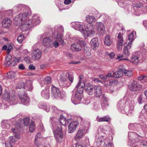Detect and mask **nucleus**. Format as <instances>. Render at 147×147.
Segmentation results:
<instances>
[{"mask_svg": "<svg viewBox=\"0 0 147 147\" xmlns=\"http://www.w3.org/2000/svg\"><path fill=\"white\" fill-rule=\"evenodd\" d=\"M82 98V94L76 93L72 95L71 100L74 104L76 105L80 103Z\"/></svg>", "mask_w": 147, "mask_h": 147, "instance_id": "10", "label": "nucleus"}, {"mask_svg": "<svg viewBox=\"0 0 147 147\" xmlns=\"http://www.w3.org/2000/svg\"><path fill=\"white\" fill-rule=\"evenodd\" d=\"M33 22H35L36 25L40 23L39 17L37 16H34L33 17Z\"/></svg>", "mask_w": 147, "mask_h": 147, "instance_id": "43", "label": "nucleus"}, {"mask_svg": "<svg viewBox=\"0 0 147 147\" xmlns=\"http://www.w3.org/2000/svg\"><path fill=\"white\" fill-rule=\"evenodd\" d=\"M142 6V4L140 2H139L135 4V6L137 8H139L141 7Z\"/></svg>", "mask_w": 147, "mask_h": 147, "instance_id": "59", "label": "nucleus"}, {"mask_svg": "<svg viewBox=\"0 0 147 147\" xmlns=\"http://www.w3.org/2000/svg\"><path fill=\"white\" fill-rule=\"evenodd\" d=\"M11 130L14 134L15 137L17 138L20 139V137L19 134V132L20 131L19 128H13L11 129Z\"/></svg>", "mask_w": 147, "mask_h": 147, "instance_id": "34", "label": "nucleus"}, {"mask_svg": "<svg viewBox=\"0 0 147 147\" xmlns=\"http://www.w3.org/2000/svg\"><path fill=\"white\" fill-rule=\"evenodd\" d=\"M66 76L68 78L69 82H68L67 80H65V87H68L73 82L74 80V77L72 75L69 74L68 73L66 74Z\"/></svg>", "mask_w": 147, "mask_h": 147, "instance_id": "18", "label": "nucleus"}, {"mask_svg": "<svg viewBox=\"0 0 147 147\" xmlns=\"http://www.w3.org/2000/svg\"><path fill=\"white\" fill-rule=\"evenodd\" d=\"M83 78V76L82 75H80L79 77V81L78 84H80L82 83H84V82H82L81 80Z\"/></svg>", "mask_w": 147, "mask_h": 147, "instance_id": "63", "label": "nucleus"}, {"mask_svg": "<svg viewBox=\"0 0 147 147\" xmlns=\"http://www.w3.org/2000/svg\"><path fill=\"white\" fill-rule=\"evenodd\" d=\"M108 129L109 130V128L107 126H100L98 128V131L99 133L106 134L108 131Z\"/></svg>", "mask_w": 147, "mask_h": 147, "instance_id": "28", "label": "nucleus"}, {"mask_svg": "<svg viewBox=\"0 0 147 147\" xmlns=\"http://www.w3.org/2000/svg\"><path fill=\"white\" fill-rule=\"evenodd\" d=\"M10 98L9 94L7 93H5L3 95V98L6 100H8Z\"/></svg>", "mask_w": 147, "mask_h": 147, "instance_id": "57", "label": "nucleus"}, {"mask_svg": "<svg viewBox=\"0 0 147 147\" xmlns=\"http://www.w3.org/2000/svg\"><path fill=\"white\" fill-rule=\"evenodd\" d=\"M39 108L42 109L47 112H49L50 111V107L48 105H47L44 104H39L38 105Z\"/></svg>", "mask_w": 147, "mask_h": 147, "instance_id": "39", "label": "nucleus"}, {"mask_svg": "<svg viewBox=\"0 0 147 147\" xmlns=\"http://www.w3.org/2000/svg\"><path fill=\"white\" fill-rule=\"evenodd\" d=\"M94 94L96 97H99L102 94L101 87L98 85H96L94 87Z\"/></svg>", "mask_w": 147, "mask_h": 147, "instance_id": "17", "label": "nucleus"}, {"mask_svg": "<svg viewBox=\"0 0 147 147\" xmlns=\"http://www.w3.org/2000/svg\"><path fill=\"white\" fill-rule=\"evenodd\" d=\"M135 102L134 100H132L129 102L128 113H131L134 110Z\"/></svg>", "mask_w": 147, "mask_h": 147, "instance_id": "33", "label": "nucleus"}, {"mask_svg": "<svg viewBox=\"0 0 147 147\" xmlns=\"http://www.w3.org/2000/svg\"><path fill=\"white\" fill-rule=\"evenodd\" d=\"M92 47L94 50H96L99 46L98 39L97 38H93L90 41Z\"/></svg>", "mask_w": 147, "mask_h": 147, "instance_id": "21", "label": "nucleus"}, {"mask_svg": "<svg viewBox=\"0 0 147 147\" xmlns=\"http://www.w3.org/2000/svg\"><path fill=\"white\" fill-rule=\"evenodd\" d=\"M60 78V80L59 81V85L62 88H63L64 87V76H61Z\"/></svg>", "mask_w": 147, "mask_h": 147, "instance_id": "44", "label": "nucleus"}, {"mask_svg": "<svg viewBox=\"0 0 147 147\" xmlns=\"http://www.w3.org/2000/svg\"><path fill=\"white\" fill-rule=\"evenodd\" d=\"M143 97L142 95H140L138 96V101L140 104H142L143 102Z\"/></svg>", "mask_w": 147, "mask_h": 147, "instance_id": "53", "label": "nucleus"}, {"mask_svg": "<svg viewBox=\"0 0 147 147\" xmlns=\"http://www.w3.org/2000/svg\"><path fill=\"white\" fill-rule=\"evenodd\" d=\"M41 95L42 97L46 99H48L49 97V90L48 89H46L43 90L41 92Z\"/></svg>", "mask_w": 147, "mask_h": 147, "instance_id": "29", "label": "nucleus"}, {"mask_svg": "<svg viewBox=\"0 0 147 147\" xmlns=\"http://www.w3.org/2000/svg\"><path fill=\"white\" fill-rule=\"evenodd\" d=\"M32 82L30 81H29L27 82L25 86L23 88L28 90H31L33 89V87L32 86Z\"/></svg>", "mask_w": 147, "mask_h": 147, "instance_id": "32", "label": "nucleus"}, {"mask_svg": "<svg viewBox=\"0 0 147 147\" xmlns=\"http://www.w3.org/2000/svg\"><path fill=\"white\" fill-rule=\"evenodd\" d=\"M24 39V35L23 34H20L18 36L17 40L18 42L20 43L22 42L23 39Z\"/></svg>", "mask_w": 147, "mask_h": 147, "instance_id": "50", "label": "nucleus"}, {"mask_svg": "<svg viewBox=\"0 0 147 147\" xmlns=\"http://www.w3.org/2000/svg\"><path fill=\"white\" fill-rule=\"evenodd\" d=\"M105 43L107 46H110L112 43L110 37L108 35L106 36L105 37Z\"/></svg>", "mask_w": 147, "mask_h": 147, "instance_id": "36", "label": "nucleus"}, {"mask_svg": "<svg viewBox=\"0 0 147 147\" xmlns=\"http://www.w3.org/2000/svg\"><path fill=\"white\" fill-rule=\"evenodd\" d=\"M35 129V124L34 122H32L29 125V131L31 132H33Z\"/></svg>", "mask_w": 147, "mask_h": 147, "instance_id": "47", "label": "nucleus"}, {"mask_svg": "<svg viewBox=\"0 0 147 147\" xmlns=\"http://www.w3.org/2000/svg\"><path fill=\"white\" fill-rule=\"evenodd\" d=\"M71 24L72 27L75 29L79 30L82 33L86 34L85 28L84 25H81L80 23L78 22H72Z\"/></svg>", "mask_w": 147, "mask_h": 147, "instance_id": "5", "label": "nucleus"}, {"mask_svg": "<svg viewBox=\"0 0 147 147\" xmlns=\"http://www.w3.org/2000/svg\"><path fill=\"white\" fill-rule=\"evenodd\" d=\"M86 34L87 33L88 35L94 34L95 33V26L92 24H88L87 25V28H85Z\"/></svg>", "mask_w": 147, "mask_h": 147, "instance_id": "9", "label": "nucleus"}, {"mask_svg": "<svg viewBox=\"0 0 147 147\" xmlns=\"http://www.w3.org/2000/svg\"><path fill=\"white\" fill-rule=\"evenodd\" d=\"M82 41L83 40H77V42L72 44L71 46V49L73 51H81L83 45L82 44Z\"/></svg>", "mask_w": 147, "mask_h": 147, "instance_id": "6", "label": "nucleus"}, {"mask_svg": "<svg viewBox=\"0 0 147 147\" xmlns=\"http://www.w3.org/2000/svg\"><path fill=\"white\" fill-rule=\"evenodd\" d=\"M41 134L40 133H38L36 135L35 140H41Z\"/></svg>", "mask_w": 147, "mask_h": 147, "instance_id": "55", "label": "nucleus"}, {"mask_svg": "<svg viewBox=\"0 0 147 147\" xmlns=\"http://www.w3.org/2000/svg\"><path fill=\"white\" fill-rule=\"evenodd\" d=\"M96 26L100 35L102 36L105 34V25L103 23L101 22H97L96 24Z\"/></svg>", "mask_w": 147, "mask_h": 147, "instance_id": "7", "label": "nucleus"}, {"mask_svg": "<svg viewBox=\"0 0 147 147\" xmlns=\"http://www.w3.org/2000/svg\"><path fill=\"white\" fill-rule=\"evenodd\" d=\"M79 124L78 121H72L68 126V131L69 133H72L76 130L77 126Z\"/></svg>", "mask_w": 147, "mask_h": 147, "instance_id": "8", "label": "nucleus"}, {"mask_svg": "<svg viewBox=\"0 0 147 147\" xmlns=\"http://www.w3.org/2000/svg\"><path fill=\"white\" fill-rule=\"evenodd\" d=\"M59 121L61 125L64 126L63 123L64 122V118L63 115H60L59 118Z\"/></svg>", "mask_w": 147, "mask_h": 147, "instance_id": "52", "label": "nucleus"}, {"mask_svg": "<svg viewBox=\"0 0 147 147\" xmlns=\"http://www.w3.org/2000/svg\"><path fill=\"white\" fill-rule=\"evenodd\" d=\"M128 134L129 138L131 142V146L134 147L133 145L139 141L140 137L134 132H129Z\"/></svg>", "mask_w": 147, "mask_h": 147, "instance_id": "2", "label": "nucleus"}, {"mask_svg": "<svg viewBox=\"0 0 147 147\" xmlns=\"http://www.w3.org/2000/svg\"><path fill=\"white\" fill-rule=\"evenodd\" d=\"M131 42H130L128 43L127 46H124L123 52L124 57H127L129 56L130 54V49L131 47Z\"/></svg>", "mask_w": 147, "mask_h": 147, "instance_id": "12", "label": "nucleus"}, {"mask_svg": "<svg viewBox=\"0 0 147 147\" xmlns=\"http://www.w3.org/2000/svg\"><path fill=\"white\" fill-rule=\"evenodd\" d=\"M118 38V43H117V47H118L119 46H122L123 45V34H121V33H119L117 36Z\"/></svg>", "mask_w": 147, "mask_h": 147, "instance_id": "31", "label": "nucleus"}, {"mask_svg": "<svg viewBox=\"0 0 147 147\" xmlns=\"http://www.w3.org/2000/svg\"><path fill=\"white\" fill-rule=\"evenodd\" d=\"M86 20L89 24L95 22L96 20V18L92 16H88L86 17Z\"/></svg>", "mask_w": 147, "mask_h": 147, "instance_id": "35", "label": "nucleus"}, {"mask_svg": "<svg viewBox=\"0 0 147 147\" xmlns=\"http://www.w3.org/2000/svg\"><path fill=\"white\" fill-rule=\"evenodd\" d=\"M128 87L131 91H137L141 88L142 86L136 81H133L129 84Z\"/></svg>", "mask_w": 147, "mask_h": 147, "instance_id": "4", "label": "nucleus"}, {"mask_svg": "<svg viewBox=\"0 0 147 147\" xmlns=\"http://www.w3.org/2000/svg\"><path fill=\"white\" fill-rule=\"evenodd\" d=\"M118 81L117 80H113L110 81V85L111 86H115L118 84Z\"/></svg>", "mask_w": 147, "mask_h": 147, "instance_id": "51", "label": "nucleus"}, {"mask_svg": "<svg viewBox=\"0 0 147 147\" xmlns=\"http://www.w3.org/2000/svg\"><path fill=\"white\" fill-rule=\"evenodd\" d=\"M84 131L83 129H80L78 130L74 137V139L76 141H78L83 138L85 134Z\"/></svg>", "mask_w": 147, "mask_h": 147, "instance_id": "16", "label": "nucleus"}, {"mask_svg": "<svg viewBox=\"0 0 147 147\" xmlns=\"http://www.w3.org/2000/svg\"><path fill=\"white\" fill-rule=\"evenodd\" d=\"M11 55L9 54H8L5 58V60L7 62V64L9 65V63H10L9 61L11 60Z\"/></svg>", "mask_w": 147, "mask_h": 147, "instance_id": "54", "label": "nucleus"}, {"mask_svg": "<svg viewBox=\"0 0 147 147\" xmlns=\"http://www.w3.org/2000/svg\"><path fill=\"white\" fill-rule=\"evenodd\" d=\"M99 77L102 80H106L107 79V75H100Z\"/></svg>", "mask_w": 147, "mask_h": 147, "instance_id": "61", "label": "nucleus"}, {"mask_svg": "<svg viewBox=\"0 0 147 147\" xmlns=\"http://www.w3.org/2000/svg\"><path fill=\"white\" fill-rule=\"evenodd\" d=\"M123 69L114 72V77L116 78H120L123 76Z\"/></svg>", "mask_w": 147, "mask_h": 147, "instance_id": "38", "label": "nucleus"}, {"mask_svg": "<svg viewBox=\"0 0 147 147\" xmlns=\"http://www.w3.org/2000/svg\"><path fill=\"white\" fill-rule=\"evenodd\" d=\"M110 119V118L109 116H105L102 117H99L98 116L96 119V120L98 122L108 121Z\"/></svg>", "mask_w": 147, "mask_h": 147, "instance_id": "30", "label": "nucleus"}, {"mask_svg": "<svg viewBox=\"0 0 147 147\" xmlns=\"http://www.w3.org/2000/svg\"><path fill=\"white\" fill-rule=\"evenodd\" d=\"M85 86V83H82L81 84H78L76 86L77 91L76 93L82 94L83 92L84 88Z\"/></svg>", "mask_w": 147, "mask_h": 147, "instance_id": "20", "label": "nucleus"}, {"mask_svg": "<svg viewBox=\"0 0 147 147\" xmlns=\"http://www.w3.org/2000/svg\"><path fill=\"white\" fill-rule=\"evenodd\" d=\"M82 42V44L83 45L84 53L87 56H90L91 54V48L87 47L86 44L84 41Z\"/></svg>", "mask_w": 147, "mask_h": 147, "instance_id": "15", "label": "nucleus"}, {"mask_svg": "<svg viewBox=\"0 0 147 147\" xmlns=\"http://www.w3.org/2000/svg\"><path fill=\"white\" fill-rule=\"evenodd\" d=\"M134 33H135V32H133L129 34L128 36V40L130 41L129 42L132 43L133 41L134 34Z\"/></svg>", "mask_w": 147, "mask_h": 147, "instance_id": "49", "label": "nucleus"}, {"mask_svg": "<svg viewBox=\"0 0 147 147\" xmlns=\"http://www.w3.org/2000/svg\"><path fill=\"white\" fill-rule=\"evenodd\" d=\"M29 119L28 118H26L24 119L23 120V122L24 125H27L29 122Z\"/></svg>", "mask_w": 147, "mask_h": 147, "instance_id": "56", "label": "nucleus"}, {"mask_svg": "<svg viewBox=\"0 0 147 147\" xmlns=\"http://www.w3.org/2000/svg\"><path fill=\"white\" fill-rule=\"evenodd\" d=\"M41 52L38 49L33 50L32 52V57L35 60H37L41 57Z\"/></svg>", "mask_w": 147, "mask_h": 147, "instance_id": "13", "label": "nucleus"}, {"mask_svg": "<svg viewBox=\"0 0 147 147\" xmlns=\"http://www.w3.org/2000/svg\"><path fill=\"white\" fill-rule=\"evenodd\" d=\"M76 147H90L89 139L87 138L86 141L84 143H77Z\"/></svg>", "mask_w": 147, "mask_h": 147, "instance_id": "24", "label": "nucleus"}, {"mask_svg": "<svg viewBox=\"0 0 147 147\" xmlns=\"http://www.w3.org/2000/svg\"><path fill=\"white\" fill-rule=\"evenodd\" d=\"M51 79L49 76L46 77L45 79L42 81L41 83H42L41 85L42 86H43L45 84H49L51 83Z\"/></svg>", "mask_w": 147, "mask_h": 147, "instance_id": "37", "label": "nucleus"}, {"mask_svg": "<svg viewBox=\"0 0 147 147\" xmlns=\"http://www.w3.org/2000/svg\"><path fill=\"white\" fill-rule=\"evenodd\" d=\"M9 142H7L5 143V145L6 147H13L11 143H14L16 141V138L13 136H10L9 138Z\"/></svg>", "mask_w": 147, "mask_h": 147, "instance_id": "25", "label": "nucleus"}, {"mask_svg": "<svg viewBox=\"0 0 147 147\" xmlns=\"http://www.w3.org/2000/svg\"><path fill=\"white\" fill-rule=\"evenodd\" d=\"M140 58L138 55H133L131 57L130 62L135 65H137L140 62Z\"/></svg>", "mask_w": 147, "mask_h": 147, "instance_id": "19", "label": "nucleus"}, {"mask_svg": "<svg viewBox=\"0 0 147 147\" xmlns=\"http://www.w3.org/2000/svg\"><path fill=\"white\" fill-rule=\"evenodd\" d=\"M51 96L53 98H57L60 95V92L58 88L53 85L51 88Z\"/></svg>", "mask_w": 147, "mask_h": 147, "instance_id": "11", "label": "nucleus"}, {"mask_svg": "<svg viewBox=\"0 0 147 147\" xmlns=\"http://www.w3.org/2000/svg\"><path fill=\"white\" fill-rule=\"evenodd\" d=\"M52 40L49 37L44 38L43 40V45L45 46L48 47L50 46Z\"/></svg>", "mask_w": 147, "mask_h": 147, "instance_id": "27", "label": "nucleus"}, {"mask_svg": "<svg viewBox=\"0 0 147 147\" xmlns=\"http://www.w3.org/2000/svg\"><path fill=\"white\" fill-rule=\"evenodd\" d=\"M123 71L125 75L126 76L131 77L133 75V73L131 70L123 69Z\"/></svg>", "mask_w": 147, "mask_h": 147, "instance_id": "42", "label": "nucleus"}, {"mask_svg": "<svg viewBox=\"0 0 147 147\" xmlns=\"http://www.w3.org/2000/svg\"><path fill=\"white\" fill-rule=\"evenodd\" d=\"M142 145L144 146H147V141L143 140L141 142Z\"/></svg>", "mask_w": 147, "mask_h": 147, "instance_id": "62", "label": "nucleus"}, {"mask_svg": "<svg viewBox=\"0 0 147 147\" xmlns=\"http://www.w3.org/2000/svg\"><path fill=\"white\" fill-rule=\"evenodd\" d=\"M40 142V140H35V144L37 147H39L40 146V144L39 143Z\"/></svg>", "mask_w": 147, "mask_h": 147, "instance_id": "60", "label": "nucleus"}, {"mask_svg": "<svg viewBox=\"0 0 147 147\" xmlns=\"http://www.w3.org/2000/svg\"><path fill=\"white\" fill-rule=\"evenodd\" d=\"M16 75L15 73L12 71H9L7 74V76L8 78H13L15 77Z\"/></svg>", "mask_w": 147, "mask_h": 147, "instance_id": "45", "label": "nucleus"}, {"mask_svg": "<svg viewBox=\"0 0 147 147\" xmlns=\"http://www.w3.org/2000/svg\"><path fill=\"white\" fill-rule=\"evenodd\" d=\"M28 68L30 70H33L35 69V67L33 65L30 64L28 67Z\"/></svg>", "mask_w": 147, "mask_h": 147, "instance_id": "64", "label": "nucleus"}, {"mask_svg": "<svg viewBox=\"0 0 147 147\" xmlns=\"http://www.w3.org/2000/svg\"><path fill=\"white\" fill-rule=\"evenodd\" d=\"M62 128L61 126L58 127L57 129H55L54 130V134L56 140L60 142L62 141L63 138V134L61 130Z\"/></svg>", "mask_w": 147, "mask_h": 147, "instance_id": "3", "label": "nucleus"}, {"mask_svg": "<svg viewBox=\"0 0 147 147\" xmlns=\"http://www.w3.org/2000/svg\"><path fill=\"white\" fill-rule=\"evenodd\" d=\"M11 23V22L8 18H6L4 19L2 22V25L4 28L9 27Z\"/></svg>", "mask_w": 147, "mask_h": 147, "instance_id": "26", "label": "nucleus"}, {"mask_svg": "<svg viewBox=\"0 0 147 147\" xmlns=\"http://www.w3.org/2000/svg\"><path fill=\"white\" fill-rule=\"evenodd\" d=\"M102 100L105 104V105L104 103L102 104V107H104V108L108 106V104L107 103L108 101V98L104 95H103L102 97Z\"/></svg>", "mask_w": 147, "mask_h": 147, "instance_id": "41", "label": "nucleus"}, {"mask_svg": "<svg viewBox=\"0 0 147 147\" xmlns=\"http://www.w3.org/2000/svg\"><path fill=\"white\" fill-rule=\"evenodd\" d=\"M93 86L91 84H87L85 87L86 92L89 95H92L94 92Z\"/></svg>", "mask_w": 147, "mask_h": 147, "instance_id": "22", "label": "nucleus"}, {"mask_svg": "<svg viewBox=\"0 0 147 147\" xmlns=\"http://www.w3.org/2000/svg\"><path fill=\"white\" fill-rule=\"evenodd\" d=\"M20 100L23 104L26 105L29 102L28 99L27 98L26 94L24 93L23 94L20 95Z\"/></svg>", "mask_w": 147, "mask_h": 147, "instance_id": "23", "label": "nucleus"}, {"mask_svg": "<svg viewBox=\"0 0 147 147\" xmlns=\"http://www.w3.org/2000/svg\"><path fill=\"white\" fill-rule=\"evenodd\" d=\"M63 37V35H62L61 33H58L57 34V37L56 38L57 40L59 42L62 43V44H63V40L62 39V38Z\"/></svg>", "mask_w": 147, "mask_h": 147, "instance_id": "46", "label": "nucleus"}, {"mask_svg": "<svg viewBox=\"0 0 147 147\" xmlns=\"http://www.w3.org/2000/svg\"><path fill=\"white\" fill-rule=\"evenodd\" d=\"M28 14L27 12H25L17 15L14 18V24L16 26L22 24L20 28L22 31H26L29 30L30 27L34 26V24L32 20L27 19Z\"/></svg>", "mask_w": 147, "mask_h": 147, "instance_id": "1", "label": "nucleus"}, {"mask_svg": "<svg viewBox=\"0 0 147 147\" xmlns=\"http://www.w3.org/2000/svg\"><path fill=\"white\" fill-rule=\"evenodd\" d=\"M102 139L100 138H98L96 141V144L98 146H100L102 143Z\"/></svg>", "mask_w": 147, "mask_h": 147, "instance_id": "58", "label": "nucleus"}, {"mask_svg": "<svg viewBox=\"0 0 147 147\" xmlns=\"http://www.w3.org/2000/svg\"><path fill=\"white\" fill-rule=\"evenodd\" d=\"M7 121L6 120H3L2 121V126L3 128H8L9 127V125L6 123Z\"/></svg>", "mask_w": 147, "mask_h": 147, "instance_id": "48", "label": "nucleus"}, {"mask_svg": "<svg viewBox=\"0 0 147 147\" xmlns=\"http://www.w3.org/2000/svg\"><path fill=\"white\" fill-rule=\"evenodd\" d=\"M117 107L122 111L124 110L126 113H128L129 107H126L125 105V102L123 100H120L119 102Z\"/></svg>", "mask_w": 147, "mask_h": 147, "instance_id": "14", "label": "nucleus"}, {"mask_svg": "<svg viewBox=\"0 0 147 147\" xmlns=\"http://www.w3.org/2000/svg\"><path fill=\"white\" fill-rule=\"evenodd\" d=\"M105 146L103 147H113V145L109 138H107L105 140L104 143Z\"/></svg>", "mask_w": 147, "mask_h": 147, "instance_id": "40", "label": "nucleus"}]
</instances>
